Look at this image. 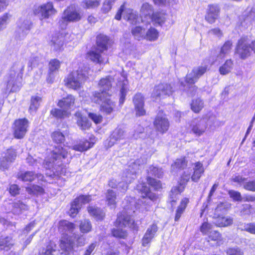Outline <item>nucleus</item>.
<instances>
[{"mask_svg": "<svg viewBox=\"0 0 255 255\" xmlns=\"http://www.w3.org/2000/svg\"><path fill=\"white\" fill-rule=\"evenodd\" d=\"M203 107L204 103L200 99L193 100L191 104V109L195 113H199Z\"/></svg>", "mask_w": 255, "mask_h": 255, "instance_id": "nucleus-51", "label": "nucleus"}, {"mask_svg": "<svg viewBox=\"0 0 255 255\" xmlns=\"http://www.w3.org/2000/svg\"><path fill=\"white\" fill-rule=\"evenodd\" d=\"M157 231V227L154 224L152 225L147 229L142 239V245L143 246H146L150 242Z\"/></svg>", "mask_w": 255, "mask_h": 255, "instance_id": "nucleus-30", "label": "nucleus"}, {"mask_svg": "<svg viewBox=\"0 0 255 255\" xmlns=\"http://www.w3.org/2000/svg\"><path fill=\"white\" fill-rule=\"evenodd\" d=\"M36 177L39 180H43V175H35L34 173L31 171H27L24 173H21L18 175V178L23 181H32Z\"/></svg>", "mask_w": 255, "mask_h": 255, "instance_id": "nucleus-34", "label": "nucleus"}, {"mask_svg": "<svg viewBox=\"0 0 255 255\" xmlns=\"http://www.w3.org/2000/svg\"><path fill=\"white\" fill-rule=\"evenodd\" d=\"M190 178V172H189L188 169L184 172L183 175L181 176L179 181V186L172 189V192L180 193L182 192L186 183L188 182Z\"/></svg>", "mask_w": 255, "mask_h": 255, "instance_id": "nucleus-28", "label": "nucleus"}, {"mask_svg": "<svg viewBox=\"0 0 255 255\" xmlns=\"http://www.w3.org/2000/svg\"><path fill=\"white\" fill-rule=\"evenodd\" d=\"M92 225L88 220L82 221L79 225L80 231L83 233H88L91 231Z\"/></svg>", "mask_w": 255, "mask_h": 255, "instance_id": "nucleus-52", "label": "nucleus"}, {"mask_svg": "<svg viewBox=\"0 0 255 255\" xmlns=\"http://www.w3.org/2000/svg\"><path fill=\"white\" fill-rule=\"evenodd\" d=\"M96 142V139L95 137L92 136L90 137L89 140L80 141L79 143L74 145L72 148L76 151L83 152L93 147Z\"/></svg>", "mask_w": 255, "mask_h": 255, "instance_id": "nucleus-21", "label": "nucleus"}, {"mask_svg": "<svg viewBox=\"0 0 255 255\" xmlns=\"http://www.w3.org/2000/svg\"><path fill=\"white\" fill-rule=\"evenodd\" d=\"M204 171V170L202 163L200 162L195 163L194 167V172L191 176L192 180L194 182L198 181Z\"/></svg>", "mask_w": 255, "mask_h": 255, "instance_id": "nucleus-38", "label": "nucleus"}, {"mask_svg": "<svg viewBox=\"0 0 255 255\" xmlns=\"http://www.w3.org/2000/svg\"><path fill=\"white\" fill-rule=\"evenodd\" d=\"M85 240L82 236L73 234L72 236L62 237L60 247L61 250L65 251V255H67L72 250L75 242H76L77 246H82L85 244Z\"/></svg>", "mask_w": 255, "mask_h": 255, "instance_id": "nucleus-6", "label": "nucleus"}, {"mask_svg": "<svg viewBox=\"0 0 255 255\" xmlns=\"http://www.w3.org/2000/svg\"><path fill=\"white\" fill-rule=\"evenodd\" d=\"M75 228V226L73 223L66 220L61 221L59 222V231L63 234H66L68 235V233L72 234Z\"/></svg>", "mask_w": 255, "mask_h": 255, "instance_id": "nucleus-31", "label": "nucleus"}, {"mask_svg": "<svg viewBox=\"0 0 255 255\" xmlns=\"http://www.w3.org/2000/svg\"><path fill=\"white\" fill-rule=\"evenodd\" d=\"M115 0H106L102 7L103 12L105 13L109 12L111 10L112 5Z\"/></svg>", "mask_w": 255, "mask_h": 255, "instance_id": "nucleus-61", "label": "nucleus"}, {"mask_svg": "<svg viewBox=\"0 0 255 255\" xmlns=\"http://www.w3.org/2000/svg\"><path fill=\"white\" fill-rule=\"evenodd\" d=\"M122 14H123L124 19H127L130 23H136L137 15L133 12L132 9H125L124 5H123L121 6L120 9L115 15V18L117 20H120L121 18Z\"/></svg>", "mask_w": 255, "mask_h": 255, "instance_id": "nucleus-17", "label": "nucleus"}, {"mask_svg": "<svg viewBox=\"0 0 255 255\" xmlns=\"http://www.w3.org/2000/svg\"><path fill=\"white\" fill-rule=\"evenodd\" d=\"M87 77L81 71H73L65 78V85L74 90H79L82 86Z\"/></svg>", "mask_w": 255, "mask_h": 255, "instance_id": "nucleus-5", "label": "nucleus"}, {"mask_svg": "<svg viewBox=\"0 0 255 255\" xmlns=\"http://www.w3.org/2000/svg\"><path fill=\"white\" fill-rule=\"evenodd\" d=\"M70 149V147L65 146L63 148L61 145H58L55 147L54 149L52 151L50 157H48L45 161L44 163V167L46 169H50L51 168L53 167V162L54 160H56L58 158H65L67 153V150Z\"/></svg>", "mask_w": 255, "mask_h": 255, "instance_id": "nucleus-9", "label": "nucleus"}, {"mask_svg": "<svg viewBox=\"0 0 255 255\" xmlns=\"http://www.w3.org/2000/svg\"><path fill=\"white\" fill-rule=\"evenodd\" d=\"M243 230L246 231L251 234H255V223H250L244 226Z\"/></svg>", "mask_w": 255, "mask_h": 255, "instance_id": "nucleus-64", "label": "nucleus"}, {"mask_svg": "<svg viewBox=\"0 0 255 255\" xmlns=\"http://www.w3.org/2000/svg\"><path fill=\"white\" fill-rule=\"evenodd\" d=\"M101 0H84L83 3L84 7L87 9H93L97 7L100 4Z\"/></svg>", "mask_w": 255, "mask_h": 255, "instance_id": "nucleus-53", "label": "nucleus"}, {"mask_svg": "<svg viewBox=\"0 0 255 255\" xmlns=\"http://www.w3.org/2000/svg\"><path fill=\"white\" fill-rule=\"evenodd\" d=\"M74 101V97L71 95H69L59 101L58 106L61 109L70 111L71 107L73 106Z\"/></svg>", "mask_w": 255, "mask_h": 255, "instance_id": "nucleus-32", "label": "nucleus"}, {"mask_svg": "<svg viewBox=\"0 0 255 255\" xmlns=\"http://www.w3.org/2000/svg\"><path fill=\"white\" fill-rule=\"evenodd\" d=\"M159 37V32L153 27H150L145 32L144 39L149 41H155Z\"/></svg>", "mask_w": 255, "mask_h": 255, "instance_id": "nucleus-41", "label": "nucleus"}, {"mask_svg": "<svg viewBox=\"0 0 255 255\" xmlns=\"http://www.w3.org/2000/svg\"><path fill=\"white\" fill-rule=\"evenodd\" d=\"M111 94L106 96H100L98 93H94L92 101L100 105V110L107 114L112 113L116 106V104L111 99Z\"/></svg>", "mask_w": 255, "mask_h": 255, "instance_id": "nucleus-4", "label": "nucleus"}, {"mask_svg": "<svg viewBox=\"0 0 255 255\" xmlns=\"http://www.w3.org/2000/svg\"><path fill=\"white\" fill-rule=\"evenodd\" d=\"M33 11L34 14L38 17L41 20L47 19L57 12L56 10L54 8L52 2H51L36 6Z\"/></svg>", "mask_w": 255, "mask_h": 255, "instance_id": "nucleus-7", "label": "nucleus"}, {"mask_svg": "<svg viewBox=\"0 0 255 255\" xmlns=\"http://www.w3.org/2000/svg\"><path fill=\"white\" fill-rule=\"evenodd\" d=\"M150 19L155 23L161 24L165 20V13L158 12L153 13Z\"/></svg>", "mask_w": 255, "mask_h": 255, "instance_id": "nucleus-48", "label": "nucleus"}, {"mask_svg": "<svg viewBox=\"0 0 255 255\" xmlns=\"http://www.w3.org/2000/svg\"><path fill=\"white\" fill-rule=\"evenodd\" d=\"M27 209V206L21 202L14 203V211L16 213H19L22 210Z\"/></svg>", "mask_w": 255, "mask_h": 255, "instance_id": "nucleus-63", "label": "nucleus"}, {"mask_svg": "<svg viewBox=\"0 0 255 255\" xmlns=\"http://www.w3.org/2000/svg\"><path fill=\"white\" fill-rule=\"evenodd\" d=\"M152 6L148 3L145 2L142 4L140 9V15L141 16L149 17L150 18L153 13Z\"/></svg>", "mask_w": 255, "mask_h": 255, "instance_id": "nucleus-43", "label": "nucleus"}, {"mask_svg": "<svg viewBox=\"0 0 255 255\" xmlns=\"http://www.w3.org/2000/svg\"><path fill=\"white\" fill-rule=\"evenodd\" d=\"M16 150L10 148L2 152L0 157V169H7L10 164L14 161L16 157Z\"/></svg>", "mask_w": 255, "mask_h": 255, "instance_id": "nucleus-12", "label": "nucleus"}, {"mask_svg": "<svg viewBox=\"0 0 255 255\" xmlns=\"http://www.w3.org/2000/svg\"><path fill=\"white\" fill-rule=\"evenodd\" d=\"M154 126L158 131L164 133L168 130L169 123L165 115L159 113L154 120Z\"/></svg>", "mask_w": 255, "mask_h": 255, "instance_id": "nucleus-18", "label": "nucleus"}, {"mask_svg": "<svg viewBox=\"0 0 255 255\" xmlns=\"http://www.w3.org/2000/svg\"><path fill=\"white\" fill-rule=\"evenodd\" d=\"M106 201L109 206L114 208L117 203V194L112 190H108L106 193Z\"/></svg>", "mask_w": 255, "mask_h": 255, "instance_id": "nucleus-37", "label": "nucleus"}, {"mask_svg": "<svg viewBox=\"0 0 255 255\" xmlns=\"http://www.w3.org/2000/svg\"><path fill=\"white\" fill-rule=\"evenodd\" d=\"M75 115L77 118V125L82 130H86L90 128L91 126V123L86 117H83L81 113L77 112Z\"/></svg>", "mask_w": 255, "mask_h": 255, "instance_id": "nucleus-33", "label": "nucleus"}, {"mask_svg": "<svg viewBox=\"0 0 255 255\" xmlns=\"http://www.w3.org/2000/svg\"><path fill=\"white\" fill-rule=\"evenodd\" d=\"M88 116L96 124H100L103 120V117L99 114L89 113Z\"/></svg>", "mask_w": 255, "mask_h": 255, "instance_id": "nucleus-59", "label": "nucleus"}, {"mask_svg": "<svg viewBox=\"0 0 255 255\" xmlns=\"http://www.w3.org/2000/svg\"><path fill=\"white\" fill-rule=\"evenodd\" d=\"M13 245V241L11 237H1L0 238V247L2 249L10 248Z\"/></svg>", "mask_w": 255, "mask_h": 255, "instance_id": "nucleus-49", "label": "nucleus"}, {"mask_svg": "<svg viewBox=\"0 0 255 255\" xmlns=\"http://www.w3.org/2000/svg\"><path fill=\"white\" fill-rule=\"evenodd\" d=\"M60 67V62L57 59L51 60L49 63V73L47 81L52 83L54 79V73L57 72Z\"/></svg>", "mask_w": 255, "mask_h": 255, "instance_id": "nucleus-26", "label": "nucleus"}, {"mask_svg": "<svg viewBox=\"0 0 255 255\" xmlns=\"http://www.w3.org/2000/svg\"><path fill=\"white\" fill-rule=\"evenodd\" d=\"M172 92V88L170 85L161 84L155 87L152 95L153 97H162L171 94Z\"/></svg>", "mask_w": 255, "mask_h": 255, "instance_id": "nucleus-22", "label": "nucleus"}, {"mask_svg": "<svg viewBox=\"0 0 255 255\" xmlns=\"http://www.w3.org/2000/svg\"><path fill=\"white\" fill-rule=\"evenodd\" d=\"M115 226L117 228L113 230L112 234L114 237L121 238H125L127 236L126 231L123 229V228L128 227L134 230L137 229L134 221L130 216L127 214L125 211H123L122 213L118 214Z\"/></svg>", "mask_w": 255, "mask_h": 255, "instance_id": "nucleus-1", "label": "nucleus"}, {"mask_svg": "<svg viewBox=\"0 0 255 255\" xmlns=\"http://www.w3.org/2000/svg\"><path fill=\"white\" fill-rule=\"evenodd\" d=\"M187 163L184 158L177 159L171 165V170L176 172L178 169H183Z\"/></svg>", "mask_w": 255, "mask_h": 255, "instance_id": "nucleus-50", "label": "nucleus"}, {"mask_svg": "<svg viewBox=\"0 0 255 255\" xmlns=\"http://www.w3.org/2000/svg\"><path fill=\"white\" fill-rule=\"evenodd\" d=\"M125 137L124 131L121 128H117L113 131L109 138L105 142V145L107 148L111 147L118 141L123 139Z\"/></svg>", "mask_w": 255, "mask_h": 255, "instance_id": "nucleus-19", "label": "nucleus"}, {"mask_svg": "<svg viewBox=\"0 0 255 255\" xmlns=\"http://www.w3.org/2000/svg\"><path fill=\"white\" fill-rule=\"evenodd\" d=\"M220 11V9L218 4H211L208 5L206 15V20L211 23L214 22L219 16Z\"/></svg>", "mask_w": 255, "mask_h": 255, "instance_id": "nucleus-24", "label": "nucleus"}, {"mask_svg": "<svg viewBox=\"0 0 255 255\" xmlns=\"http://www.w3.org/2000/svg\"><path fill=\"white\" fill-rule=\"evenodd\" d=\"M124 180V181L118 183L116 180L112 179L109 181V185L113 188H119L122 192H125L128 188V184L129 183L126 178Z\"/></svg>", "mask_w": 255, "mask_h": 255, "instance_id": "nucleus-39", "label": "nucleus"}, {"mask_svg": "<svg viewBox=\"0 0 255 255\" xmlns=\"http://www.w3.org/2000/svg\"><path fill=\"white\" fill-rule=\"evenodd\" d=\"M251 51L255 53V40L251 43L246 38H242L239 41L236 51L241 58L249 56Z\"/></svg>", "mask_w": 255, "mask_h": 255, "instance_id": "nucleus-8", "label": "nucleus"}, {"mask_svg": "<svg viewBox=\"0 0 255 255\" xmlns=\"http://www.w3.org/2000/svg\"><path fill=\"white\" fill-rule=\"evenodd\" d=\"M207 122L208 120L205 118L193 121L190 125L191 132L196 136H201L207 129Z\"/></svg>", "mask_w": 255, "mask_h": 255, "instance_id": "nucleus-16", "label": "nucleus"}, {"mask_svg": "<svg viewBox=\"0 0 255 255\" xmlns=\"http://www.w3.org/2000/svg\"><path fill=\"white\" fill-rule=\"evenodd\" d=\"M207 70V66L206 65H202L194 67L192 71L188 74L185 80V84L181 82V84L185 87L184 90L191 95H193L197 87L194 85L198 80L201 77Z\"/></svg>", "mask_w": 255, "mask_h": 255, "instance_id": "nucleus-2", "label": "nucleus"}, {"mask_svg": "<svg viewBox=\"0 0 255 255\" xmlns=\"http://www.w3.org/2000/svg\"><path fill=\"white\" fill-rule=\"evenodd\" d=\"M42 102V98L38 95H34L31 97V104L29 110L31 113L35 112Z\"/></svg>", "mask_w": 255, "mask_h": 255, "instance_id": "nucleus-42", "label": "nucleus"}, {"mask_svg": "<svg viewBox=\"0 0 255 255\" xmlns=\"http://www.w3.org/2000/svg\"><path fill=\"white\" fill-rule=\"evenodd\" d=\"M148 184L155 190H158L161 188V184L159 181L151 178L147 179Z\"/></svg>", "mask_w": 255, "mask_h": 255, "instance_id": "nucleus-60", "label": "nucleus"}, {"mask_svg": "<svg viewBox=\"0 0 255 255\" xmlns=\"http://www.w3.org/2000/svg\"><path fill=\"white\" fill-rule=\"evenodd\" d=\"M131 33L134 38L138 40L144 39V38L145 29L140 26H135L132 28Z\"/></svg>", "mask_w": 255, "mask_h": 255, "instance_id": "nucleus-46", "label": "nucleus"}, {"mask_svg": "<svg viewBox=\"0 0 255 255\" xmlns=\"http://www.w3.org/2000/svg\"><path fill=\"white\" fill-rule=\"evenodd\" d=\"M92 200L90 196L81 195L75 200L71 204V207L69 210V215L72 217H74L78 213L82 205L89 203Z\"/></svg>", "mask_w": 255, "mask_h": 255, "instance_id": "nucleus-15", "label": "nucleus"}, {"mask_svg": "<svg viewBox=\"0 0 255 255\" xmlns=\"http://www.w3.org/2000/svg\"><path fill=\"white\" fill-rule=\"evenodd\" d=\"M21 77L15 71L10 72L7 76L6 91L15 92L19 90L21 86Z\"/></svg>", "mask_w": 255, "mask_h": 255, "instance_id": "nucleus-10", "label": "nucleus"}, {"mask_svg": "<svg viewBox=\"0 0 255 255\" xmlns=\"http://www.w3.org/2000/svg\"><path fill=\"white\" fill-rule=\"evenodd\" d=\"M233 218L230 216H218L215 221L216 225L218 227H227L233 224Z\"/></svg>", "mask_w": 255, "mask_h": 255, "instance_id": "nucleus-35", "label": "nucleus"}, {"mask_svg": "<svg viewBox=\"0 0 255 255\" xmlns=\"http://www.w3.org/2000/svg\"><path fill=\"white\" fill-rule=\"evenodd\" d=\"M148 172L149 174L154 175L158 178L161 177L163 175V172L161 169H159L154 166H150L149 168Z\"/></svg>", "mask_w": 255, "mask_h": 255, "instance_id": "nucleus-58", "label": "nucleus"}, {"mask_svg": "<svg viewBox=\"0 0 255 255\" xmlns=\"http://www.w3.org/2000/svg\"><path fill=\"white\" fill-rule=\"evenodd\" d=\"M134 105L135 114L137 116H143L145 114L144 109V98L140 93L136 94L133 99Z\"/></svg>", "mask_w": 255, "mask_h": 255, "instance_id": "nucleus-23", "label": "nucleus"}, {"mask_svg": "<svg viewBox=\"0 0 255 255\" xmlns=\"http://www.w3.org/2000/svg\"><path fill=\"white\" fill-rule=\"evenodd\" d=\"M51 114L58 119H62L67 117L70 114V111L65 110L63 109H54L50 112Z\"/></svg>", "mask_w": 255, "mask_h": 255, "instance_id": "nucleus-45", "label": "nucleus"}, {"mask_svg": "<svg viewBox=\"0 0 255 255\" xmlns=\"http://www.w3.org/2000/svg\"><path fill=\"white\" fill-rule=\"evenodd\" d=\"M29 122L25 118L19 119L14 121L13 126V135L15 138H22L28 130Z\"/></svg>", "mask_w": 255, "mask_h": 255, "instance_id": "nucleus-11", "label": "nucleus"}, {"mask_svg": "<svg viewBox=\"0 0 255 255\" xmlns=\"http://www.w3.org/2000/svg\"><path fill=\"white\" fill-rule=\"evenodd\" d=\"M113 79L111 77H107L105 78H102L100 81L98 86L100 89L101 93L97 92L100 96H106L108 95L109 94H111V91H110Z\"/></svg>", "mask_w": 255, "mask_h": 255, "instance_id": "nucleus-20", "label": "nucleus"}, {"mask_svg": "<svg viewBox=\"0 0 255 255\" xmlns=\"http://www.w3.org/2000/svg\"><path fill=\"white\" fill-rule=\"evenodd\" d=\"M136 188L141 196L145 199L144 202L146 203L149 206H151L153 201L157 198L156 195L149 191V188L145 183L138 184Z\"/></svg>", "mask_w": 255, "mask_h": 255, "instance_id": "nucleus-14", "label": "nucleus"}, {"mask_svg": "<svg viewBox=\"0 0 255 255\" xmlns=\"http://www.w3.org/2000/svg\"><path fill=\"white\" fill-rule=\"evenodd\" d=\"M11 15L8 13H4L0 18V31L6 28V25L8 22Z\"/></svg>", "mask_w": 255, "mask_h": 255, "instance_id": "nucleus-56", "label": "nucleus"}, {"mask_svg": "<svg viewBox=\"0 0 255 255\" xmlns=\"http://www.w3.org/2000/svg\"><path fill=\"white\" fill-rule=\"evenodd\" d=\"M124 79L122 81H119L118 83V87L120 89V98L119 100L120 104L122 105L125 102V97L128 91V80L123 78Z\"/></svg>", "mask_w": 255, "mask_h": 255, "instance_id": "nucleus-29", "label": "nucleus"}, {"mask_svg": "<svg viewBox=\"0 0 255 255\" xmlns=\"http://www.w3.org/2000/svg\"><path fill=\"white\" fill-rule=\"evenodd\" d=\"M109 42L110 40L107 36L103 34L99 35L97 37V48L89 51L87 54V58L96 63H105V60L102 57L101 53L107 49Z\"/></svg>", "mask_w": 255, "mask_h": 255, "instance_id": "nucleus-3", "label": "nucleus"}, {"mask_svg": "<svg viewBox=\"0 0 255 255\" xmlns=\"http://www.w3.org/2000/svg\"><path fill=\"white\" fill-rule=\"evenodd\" d=\"M189 202V199L187 198H183L178 206L177 209L176 211V214L175 216V221H177L181 217L182 214L184 212L185 209L186 208L187 204Z\"/></svg>", "mask_w": 255, "mask_h": 255, "instance_id": "nucleus-36", "label": "nucleus"}, {"mask_svg": "<svg viewBox=\"0 0 255 255\" xmlns=\"http://www.w3.org/2000/svg\"><path fill=\"white\" fill-rule=\"evenodd\" d=\"M232 43L230 41H226L223 46L222 47L220 54L218 57L220 59H223L227 55H228L232 49Z\"/></svg>", "mask_w": 255, "mask_h": 255, "instance_id": "nucleus-44", "label": "nucleus"}, {"mask_svg": "<svg viewBox=\"0 0 255 255\" xmlns=\"http://www.w3.org/2000/svg\"><path fill=\"white\" fill-rule=\"evenodd\" d=\"M88 211L91 216L95 218L97 220H103L105 217V213L101 209L93 206H90L88 208Z\"/></svg>", "mask_w": 255, "mask_h": 255, "instance_id": "nucleus-40", "label": "nucleus"}, {"mask_svg": "<svg viewBox=\"0 0 255 255\" xmlns=\"http://www.w3.org/2000/svg\"><path fill=\"white\" fill-rule=\"evenodd\" d=\"M51 137L53 141L57 143H62L65 140L63 134L59 130H56L51 134Z\"/></svg>", "mask_w": 255, "mask_h": 255, "instance_id": "nucleus-55", "label": "nucleus"}, {"mask_svg": "<svg viewBox=\"0 0 255 255\" xmlns=\"http://www.w3.org/2000/svg\"><path fill=\"white\" fill-rule=\"evenodd\" d=\"M233 68V62L231 60H227L219 68V72L221 75H226L229 73Z\"/></svg>", "mask_w": 255, "mask_h": 255, "instance_id": "nucleus-47", "label": "nucleus"}, {"mask_svg": "<svg viewBox=\"0 0 255 255\" xmlns=\"http://www.w3.org/2000/svg\"><path fill=\"white\" fill-rule=\"evenodd\" d=\"M212 229V225L207 221H204L200 227V231L203 235H207L210 234Z\"/></svg>", "mask_w": 255, "mask_h": 255, "instance_id": "nucleus-57", "label": "nucleus"}, {"mask_svg": "<svg viewBox=\"0 0 255 255\" xmlns=\"http://www.w3.org/2000/svg\"><path fill=\"white\" fill-rule=\"evenodd\" d=\"M26 191L29 194L40 195L44 193V189L37 185H31L26 188Z\"/></svg>", "mask_w": 255, "mask_h": 255, "instance_id": "nucleus-54", "label": "nucleus"}, {"mask_svg": "<svg viewBox=\"0 0 255 255\" xmlns=\"http://www.w3.org/2000/svg\"><path fill=\"white\" fill-rule=\"evenodd\" d=\"M229 194L230 197L235 201H242L243 199L241 193L238 191L230 190L229 191Z\"/></svg>", "mask_w": 255, "mask_h": 255, "instance_id": "nucleus-62", "label": "nucleus"}, {"mask_svg": "<svg viewBox=\"0 0 255 255\" xmlns=\"http://www.w3.org/2000/svg\"><path fill=\"white\" fill-rule=\"evenodd\" d=\"M82 14L75 7H68L63 12L62 20L65 23L77 22L82 18Z\"/></svg>", "mask_w": 255, "mask_h": 255, "instance_id": "nucleus-13", "label": "nucleus"}, {"mask_svg": "<svg viewBox=\"0 0 255 255\" xmlns=\"http://www.w3.org/2000/svg\"><path fill=\"white\" fill-rule=\"evenodd\" d=\"M51 48L55 51L63 49L64 45V39L62 35L56 34L52 37L50 42Z\"/></svg>", "mask_w": 255, "mask_h": 255, "instance_id": "nucleus-27", "label": "nucleus"}, {"mask_svg": "<svg viewBox=\"0 0 255 255\" xmlns=\"http://www.w3.org/2000/svg\"><path fill=\"white\" fill-rule=\"evenodd\" d=\"M141 167L138 161H136L131 163L128 165L127 174L125 178L127 179V181L130 183L132 179L135 177V174L138 172Z\"/></svg>", "mask_w": 255, "mask_h": 255, "instance_id": "nucleus-25", "label": "nucleus"}]
</instances>
